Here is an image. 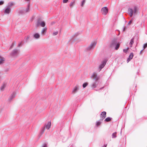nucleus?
Segmentation results:
<instances>
[{"instance_id":"ea45409f","label":"nucleus","mask_w":147,"mask_h":147,"mask_svg":"<svg viewBox=\"0 0 147 147\" xmlns=\"http://www.w3.org/2000/svg\"><path fill=\"white\" fill-rule=\"evenodd\" d=\"M68 1V0H63V3H67Z\"/></svg>"},{"instance_id":"37998d69","label":"nucleus","mask_w":147,"mask_h":147,"mask_svg":"<svg viewBox=\"0 0 147 147\" xmlns=\"http://www.w3.org/2000/svg\"><path fill=\"white\" fill-rule=\"evenodd\" d=\"M107 146V144H105L103 145V146H102L101 147H106Z\"/></svg>"},{"instance_id":"4468645a","label":"nucleus","mask_w":147,"mask_h":147,"mask_svg":"<svg viewBox=\"0 0 147 147\" xmlns=\"http://www.w3.org/2000/svg\"><path fill=\"white\" fill-rule=\"evenodd\" d=\"M134 56V54L131 53L130 54L129 58L127 59V63L129 62L133 58Z\"/></svg>"},{"instance_id":"a878e982","label":"nucleus","mask_w":147,"mask_h":147,"mask_svg":"<svg viewBox=\"0 0 147 147\" xmlns=\"http://www.w3.org/2000/svg\"><path fill=\"white\" fill-rule=\"evenodd\" d=\"M45 126L44 127L42 128V129L41 130V131H40L41 135L42 134H43V133H44V132L45 131Z\"/></svg>"},{"instance_id":"e433bc0d","label":"nucleus","mask_w":147,"mask_h":147,"mask_svg":"<svg viewBox=\"0 0 147 147\" xmlns=\"http://www.w3.org/2000/svg\"><path fill=\"white\" fill-rule=\"evenodd\" d=\"M127 49H124L123 50V52L125 53H127V49Z\"/></svg>"},{"instance_id":"79ce46f5","label":"nucleus","mask_w":147,"mask_h":147,"mask_svg":"<svg viewBox=\"0 0 147 147\" xmlns=\"http://www.w3.org/2000/svg\"><path fill=\"white\" fill-rule=\"evenodd\" d=\"M29 38V37L28 36L26 37V40H25L26 42H27V40H28V39Z\"/></svg>"},{"instance_id":"72a5a7b5","label":"nucleus","mask_w":147,"mask_h":147,"mask_svg":"<svg viewBox=\"0 0 147 147\" xmlns=\"http://www.w3.org/2000/svg\"><path fill=\"white\" fill-rule=\"evenodd\" d=\"M58 31H56L55 32H53V36H55L57 35L58 34Z\"/></svg>"},{"instance_id":"473e14b6","label":"nucleus","mask_w":147,"mask_h":147,"mask_svg":"<svg viewBox=\"0 0 147 147\" xmlns=\"http://www.w3.org/2000/svg\"><path fill=\"white\" fill-rule=\"evenodd\" d=\"M2 74L0 72V82L3 79L2 78Z\"/></svg>"},{"instance_id":"c03bdc74","label":"nucleus","mask_w":147,"mask_h":147,"mask_svg":"<svg viewBox=\"0 0 147 147\" xmlns=\"http://www.w3.org/2000/svg\"><path fill=\"white\" fill-rule=\"evenodd\" d=\"M144 50L143 49H142L140 52V55H141L142 52Z\"/></svg>"},{"instance_id":"2eb2a0df","label":"nucleus","mask_w":147,"mask_h":147,"mask_svg":"<svg viewBox=\"0 0 147 147\" xmlns=\"http://www.w3.org/2000/svg\"><path fill=\"white\" fill-rule=\"evenodd\" d=\"M5 61V59L0 55V65L3 64Z\"/></svg>"},{"instance_id":"7c9ffc66","label":"nucleus","mask_w":147,"mask_h":147,"mask_svg":"<svg viewBox=\"0 0 147 147\" xmlns=\"http://www.w3.org/2000/svg\"><path fill=\"white\" fill-rule=\"evenodd\" d=\"M14 43L13 42H12L11 45L10 46V47H9V49H12L14 45Z\"/></svg>"},{"instance_id":"f8f14e48","label":"nucleus","mask_w":147,"mask_h":147,"mask_svg":"<svg viewBox=\"0 0 147 147\" xmlns=\"http://www.w3.org/2000/svg\"><path fill=\"white\" fill-rule=\"evenodd\" d=\"M16 95L15 93V92H13L11 95L8 99L9 101L10 102L12 99L15 97Z\"/></svg>"},{"instance_id":"f03ea898","label":"nucleus","mask_w":147,"mask_h":147,"mask_svg":"<svg viewBox=\"0 0 147 147\" xmlns=\"http://www.w3.org/2000/svg\"><path fill=\"white\" fill-rule=\"evenodd\" d=\"M20 52V49L16 48L11 51L10 55L11 57L16 58L19 56Z\"/></svg>"},{"instance_id":"c756f323","label":"nucleus","mask_w":147,"mask_h":147,"mask_svg":"<svg viewBox=\"0 0 147 147\" xmlns=\"http://www.w3.org/2000/svg\"><path fill=\"white\" fill-rule=\"evenodd\" d=\"M143 49L144 50L145 48H146L147 47V43H145L143 45Z\"/></svg>"},{"instance_id":"0eeeda50","label":"nucleus","mask_w":147,"mask_h":147,"mask_svg":"<svg viewBox=\"0 0 147 147\" xmlns=\"http://www.w3.org/2000/svg\"><path fill=\"white\" fill-rule=\"evenodd\" d=\"M101 10L102 14L106 15L108 13L109 10L107 7H105L102 8Z\"/></svg>"},{"instance_id":"6ab92c4d","label":"nucleus","mask_w":147,"mask_h":147,"mask_svg":"<svg viewBox=\"0 0 147 147\" xmlns=\"http://www.w3.org/2000/svg\"><path fill=\"white\" fill-rule=\"evenodd\" d=\"M51 125V123L50 121L48 122V123L46 126V127L47 129H49Z\"/></svg>"},{"instance_id":"39448f33","label":"nucleus","mask_w":147,"mask_h":147,"mask_svg":"<svg viewBox=\"0 0 147 147\" xmlns=\"http://www.w3.org/2000/svg\"><path fill=\"white\" fill-rule=\"evenodd\" d=\"M106 63L107 61L106 60H103L101 62V64L99 66L98 69L99 71H100L106 65Z\"/></svg>"},{"instance_id":"c9c22d12","label":"nucleus","mask_w":147,"mask_h":147,"mask_svg":"<svg viewBox=\"0 0 147 147\" xmlns=\"http://www.w3.org/2000/svg\"><path fill=\"white\" fill-rule=\"evenodd\" d=\"M42 147H47V144L45 143H44Z\"/></svg>"},{"instance_id":"a211bd4d","label":"nucleus","mask_w":147,"mask_h":147,"mask_svg":"<svg viewBox=\"0 0 147 147\" xmlns=\"http://www.w3.org/2000/svg\"><path fill=\"white\" fill-rule=\"evenodd\" d=\"M134 38H132L130 42L129 43V45L130 47H132V45L134 43Z\"/></svg>"},{"instance_id":"9d476101","label":"nucleus","mask_w":147,"mask_h":147,"mask_svg":"<svg viewBox=\"0 0 147 147\" xmlns=\"http://www.w3.org/2000/svg\"><path fill=\"white\" fill-rule=\"evenodd\" d=\"M106 112L105 111H103L100 114V117L101 118H102L100 120V121H102L103 120L105 119L106 117Z\"/></svg>"},{"instance_id":"bb28decb","label":"nucleus","mask_w":147,"mask_h":147,"mask_svg":"<svg viewBox=\"0 0 147 147\" xmlns=\"http://www.w3.org/2000/svg\"><path fill=\"white\" fill-rule=\"evenodd\" d=\"M88 83L87 82L84 83L82 85L83 88H85L88 85Z\"/></svg>"},{"instance_id":"dca6fc26","label":"nucleus","mask_w":147,"mask_h":147,"mask_svg":"<svg viewBox=\"0 0 147 147\" xmlns=\"http://www.w3.org/2000/svg\"><path fill=\"white\" fill-rule=\"evenodd\" d=\"M30 4H28L27 6V7L26 8V9L24 10L26 13L30 11Z\"/></svg>"},{"instance_id":"5701e85b","label":"nucleus","mask_w":147,"mask_h":147,"mask_svg":"<svg viewBox=\"0 0 147 147\" xmlns=\"http://www.w3.org/2000/svg\"><path fill=\"white\" fill-rule=\"evenodd\" d=\"M111 118L109 117L106 118V119L105 120V121L107 122H109L111 120Z\"/></svg>"},{"instance_id":"2f4dec72","label":"nucleus","mask_w":147,"mask_h":147,"mask_svg":"<svg viewBox=\"0 0 147 147\" xmlns=\"http://www.w3.org/2000/svg\"><path fill=\"white\" fill-rule=\"evenodd\" d=\"M74 2H71L70 4V5H69L71 7L73 6L74 5Z\"/></svg>"},{"instance_id":"412c9836","label":"nucleus","mask_w":147,"mask_h":147,"mask_svg":"<svg viewBox=\"0 0 147 147\" xmlns=\"http://www.w3.org/2000/svg\"><path fill=\"white\" fill-rule=\"evenodd\" d=\"M6 84L5 83H4L3 85L1 86L0 90L2 91H3L5 87Z\"/></svg>"},{"instance_id":"ddd939ff","label":"nucleus","mask_w":147,"mask_h":147,"mask_svg":"<svg viewBox=\"0 0 147 147\" xmlns=\"http://www.w3.org/2000/svg\"><path fill=\"white\" fill-rule=\"evenodd\" d=\"M33 36L34 38L38 39L39 38L40 36V35L38 33H35L33 35Z\"/></svg>"},{"instance_id":"f257e3e1","label":"nucleus","mask_w":147,"mask_h":147,"mask_svg":"<svg viewBox=\"0 0 147 147\" xmlns=\"http://www.w3.org/2000/svg\"><path fill=\"white\" fill-rule=\"evenodd\" d=\"M91 77L95 81V82L91 84V86L92 88H96L99 84V77L97 76L96 72H94L91 75Z\"/></svg>"},{"instance_id":"c85d7f7f","label":"nucleus","mask_w":147,"mask_h":147,"mask_svg":"<svg viewBox=\"0 0 147 147\" xmlns=\"http://www.w3.org/2000/svg\"><path fill=\"white\" fill-rule=\"evenodd\" d=\"M85 0H83L82 2H81V6L83 7L84 5V4H85Z\"/></svg>"},{"instance_id":"20e7f679","label":"nucleus","mask_w":147,"mask_h":147,"mask_svg":"<svg viewBox=\"0 0 147 147\" xmlns=\"http://www.w3.org/2000/svg\"><path fill=\"white\" fill-rule=\"evenodd\" d=\"M96 42L95 41L92 42L90 45L86 48V50L87 51H90L93 49L96 45Z\"/></svg>"},{"instance_id":"aec40b11","label":"nucleus","mask_w":147,"mask_h":147,"mask_svg":"<svg viewBox=\"0 0 147 147\" xmlns=\"http://www.w3.org/2000/svg\"><path fill=\"white\" fill-rule=\"evenodd\" d=\"M13 5V2H10L8 3L7 6L11 8V7Z\"/></svg>"},{"instance_id":"423d86ee","label":"nucleus","mask_w":147,"mask_h":147,"mask_svg":"<svg viewBox=\"0 0 147 147\" xmlns=\"http://www.w3.org/2000/svg\"><path fill=\"white\" fill-rule=\"evenodd\" d=\"M40 25L42 27H44L45 25V23L44 22H40V20H38L37 22L36 26L38 27Z\"/></svg>"},{"instance_id":"1a4fd4ad","label":"nucleus","mask_w":147,"mask_h":147,"mask_svg":"<svg viewBox=\"0 0 147 147\" xmlns=\"http://www.w3.org/2000/svg\"><path fill=\"white\" fill-rule=\"evenodd\" d=\"M79 90V86L77 85L73 88L72 92L71 94H74L76 93Z\"/></svg>"},{"instance_id":"4be33fe9","label":"nucleus","mask_w":147,"mask_h":147,"mask_svg":"<svg viewBox=\"0 0 147 147\" xmlns=\"http://www.w3.org/2000/svg\"><path fill=\"white\" fill-rule=\"evenodd\" d=\"M19 13L20 14H25L26 13L24 10V9H21L19 11Z\"/></svg>"},{"instance_id":"cd10ccee","label":"nucleus","mask_w":147,"mask_h":147,"mask_svg":"<svg viewBox=\"0 0 147 147\" xmlns=\"http://www.w3.org/2000/svg\"><path fill=\"white\" fill-rule=\"evenodd\" d=\"M101 123V122L100 121H97L96 123V125L97 126L100 125Z\"/></svg>"},{"instance_id":"7ed1b4c3","label":"nucleus","mask_w":147,"mask_h":147,"mask_svg":"<svg viewBox=\"0 0 147 147\" xmlns=\"http://www.w3.org/2000/svg\"><path fill=\"white\" fill-rule=\"evenodd\" d=\"M137 7L134 6L133 8H129L127 11V13L130 17H132L134 14H135L137 12Z\"/></svg>"},{"instance_id":"b1692460","label":"nucleus","mask_w":147,"mask_h":147,"mask_svg":"<svg viewBox=\"0 0 147 147\" xmlns=\"http://www.w3.org/2000/svg\"><path fill=\"white\" fill-rule=\"evenodd\" d=\"M117 132H115L113 133L112 135V138H115L117 137L116 136Z\"/></svg>"},{"instance_id":"6e6552de","label":"nucleus","mask_w":147,"mask_h":147,"mask_svg":"<svg viewBox=\"0 0 147 147\" xmlns=\"http://www.w3.org/2000/svg\"><path fill=\"white\" fill-rule=\"evenodd\" d=\"M4 9V13L6 14H9L11 11V8L7 6L5 7Z\"/></svg>"},{"instance_id":"58836bf2","label":"nucleus","mask_w":147,"mask_h":147,"mask_svg":"<svg viewBox=\"0 0 147 147\" xmlns=\"http://www.w3.org/2000/svg\"><path fill=\"white\" fill-rule=\"evenodd\" d=\"M104 88V87H102V88H100L99 89H98L96 90V91H99V90H100Z\"/></svg>"},{"instance_id":"a18cd8bd","label":"nucleus","mask_w":147,"mask_h":147,"mask_svg":"<svg viewBox=\"0 0 147 147\" xmlns=\"http://www.w3.org/2000/svg\"><path fill=\"white\" fill-rule=\"evenodd\" d=\"M125 28L124 27L123 28V31H124L125 30Z\"/></svg>"},{"instance_id":"f3484780","label":"nucleus","mask_w":147,"mask_h":147,"mask_svg":"<svg viewBox=\"0 0 147 147\" xmlns=\"http://www.w3.org/2000/svg\"><path fill=\"white\" fill-rule=\"evenodd\" d=\"M47 30V28L46 27L44 28H43L41 34L43 35H45L46 32Z\"/></svg>"},{"instance_id":"4c0bfd02","label":"nucleus","mask_w":147,"mask_h":147,"mask_svg":"<svg viewBox=\"0 0 147 147\" xmlns=\"http://www.w3.org/2000/svg\"><path fill=\"white\" fill-rule=\"evenodd\" d=\"M132 21H133V19H131V20H130L129 22L128 23V25H129L132 22Z\"/></svg>"},{"instance_id":"9b49d317","label":"nucleus","mask_w":147,"mask_h":147,"mask_svg":"<svg viewBox=\"0 0 147 147\" xmlns=\"http://www.w3.org/2000/svg\"><path fill=\"white\" fill-rule=\"evenodd\" d=\"M117 44V42L116 39H114L111 41L110 46L111 47H115L116 45Z\"/></svg>"},{"instance_id":"a19ab883","label":"nucleus","mask_w":147,"mask_h":147,"mask_svg":"<svg viewBox=\"0 0 147 147\" xmlns=\"http://www.w3.org/2000/svg\"><path fill=\"white\" fill-rule=\"evenodd\" d=\"M22 43L21 42H20L19 43L18 45V47H20L22 45Z\"/></svg>"},{"instance_id":"393cba45","label":"nucleus","mask_w":147,"mask_h":147,"mask_svg":"<svg viewBox=\"0 0 147 147\" xmlns=\"http://www.w3.org/2000/svg\"><path fill=\"white\" fill-rule=\"evenodd\" d=\"M120 46V44L119 43H117V44L115 46V50H117L118 48H119Z\"/></svg>"},{"instance_id":"f704fd0d","label":"nucleus","mask_w":147,"mask_h":147,"mask_svg":"<svg viewBox=\"0 0 147 147\" xmlns=\"http://www.w3.org/2000/svg\"><path fill=\"white\" fill-rule=\"evenodd\" d=\"M4 3V1H0V5H3Z\"/></svg>"}]
</instances>
